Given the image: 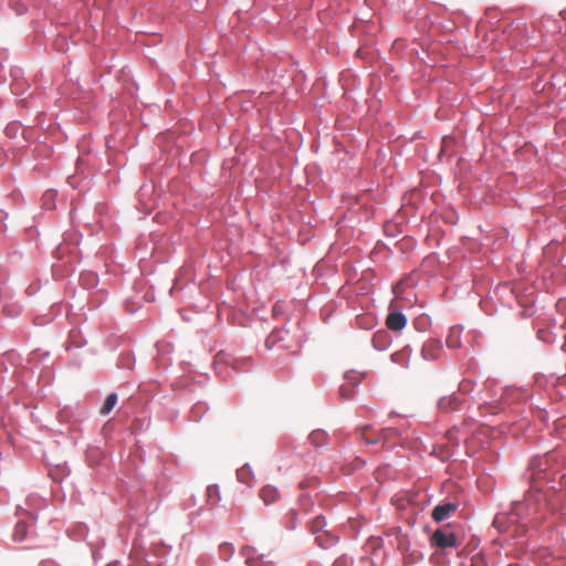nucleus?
<instances>
[{"label": "nucleus", "instance_id": "423d86ee", "mask_svg": "<svg viewBox=\"0 0 566 566\" xmlns=\"http://www.w3.org/2000/svg\"><path fill=\"white\" fill-rule=\"evenodd\" d=\"M260 497L264 504L269 505L279 500L280 493L276 488L272 485H265L260 490Z\"/></svg>", "mask_w": 566, "mask_h": 566}, {"label": "nucleus", "instance_id": "4468645a", "mask_svg": "<svg viewBox=\"0 0 566 566\" xmlns=\"http://www.w3.org/2000/svg\"><path fill=\"white\" fill-rule=\"evenodd\" d=\"M406 286H407L406 281L401 280L398 283H396V285L392 287V292H394L396 298H401L403 296V294L406 293Z\"/></svg>", "mask_w": 566, "mask_h": 566}, {"label": "nucleus", "instance_id": "0eeeda50", "mask_svg": "<svg viewBox=\"0 0 566 566\" xmlns=\"http://www.w3.org/2000/svg\"><path fill=\"white\" fill-rule=\"evenodd\" d=\"M241 554L245 558V564L248 566H258L263 558V555L256 554L255 548L251 546H244Z\"/></svg>", "mask_w": 566, "mask_h": 566}, {"label": "nucleus", "instance_id": "a211bd4d", "mask_svg": "<svg viewBox=\"0 0 566 566\" xmlns=\"http://www.w3.org/2000/svg\"><path fill=\"white\" fill-rule=\"evenodd\" d=\"M54 197H55V192H54V191H52V190H51V191H46V192H45V195H44V198H45L46 200H51V199H53Z\"/></svg>", "mask_w": 566, "mask_h": 566}, {"label": "nucleus", "instance_id": "2eb2a0df", "mask_svg": "<svg viewBox=\"0 0 566 566\" xmlns=\"http://www.w3.org/2000/svg\"><path fill=\"white\" fill-rule=\"evenodd\" d=\"M531 470H532L531 479L532 480L538 479V474L544 470L542 468V462L538 461V463H537L536 461H533L531 463Z\"/></svg>", "mask_w": 566, "mask_h": 566}, {"label": "nucleus", "instance_id": "39448f33", "mask_svg": "<svg viewBox=\"0 0 566 566\" xmlns=\"http://www.w3.org/2000/svg\"><path fill=\"white\" fill-rule=\"evenodd\" d=\"M407 325L406 316L400 312H390L386 318V326L394 332H400Z\"/></svg>", "mask_w": 566, "mask_h": 566}, {"label": "nucleus", "instance_id": "6ab92c4d", "mask_svg": "<svg viewBox=\"0 0 566 566\" xmlns=\"http://www.w3.org/2000/svg\"><path fill=\"white\" fill-rule=\"evenodd\" d=\"M345 391H346L345 386H342L340 389H339L340 395L345 396Z\"/></svg>", "mask_w": 566, "mask_h": 566}, {"label": "nucleus", "instance_id": "dca6fc26", "mask_svg": "<svg viewBox=\"0 0 566 566\" xmlns=\"http://www.w3.org/2000/svg\"><path fill=\"white\" fill-rule=\"evenodd\" d=\"M324 437H325L324 432H322V431H314V432L311 433L310 440L313 443L318 444V443H321L324 440Z\"/></svg>", "mask_w": 566, "mask_h": 566}, {"label": "nucleus", "instance_id": "9b49d317", "mask_svg": "<svg viewBox=\"0 0 566 566\" xmlns=\"http://www.w3.org/2000/svg\"><path fill=\"white\" fill-rule=\"evenodd\" d=\"M27 524L24 522H18L13 532V538L15 541H23L27 536Z\"/></svg>", "mask_w": 566, "mask_h": 566}, {"label": "nucleus", "instance_id": "1a4fd4ad", "mask_svg": "<svg viewBox=\"0 0 566 566\" xmlns=\"http://www.w3.org/2000/svg\"><path fill=\"white\" fill-rule=\"evenodd\" d=\"M116 403H117V395L115 392L109 394L106 397L103 406L101 407L99 413L103 416L108 415L113 410V408L116 406Z\"/></svg>", "mask_w": 566, "mask_h": 566}, {"label": "nucleus", "instance_id": "f8f14e48", "mask_svg": "<svg viewBox=\"0 0 566 566\" xmlns=\"http://www.w3.org/2000/svg\"><path fill=\"white\" fill-rule=\"evenodd\" d=\"M326 525V522H325V518L322 517V516H317L315 517L312 522H311V531L312 533H318V532H322L323 528L325 527Z\"/></svg>", "mask_w": 566, "mask_h": 566}, {"label": "nucleus", "instance_id": "f257e3e1", "mask_svg": "<svg viewBox=\"0 0 566 566\" xmlns=\"http://www.w3.org/2000/svg\"><path fill=\"white\" fill-rule=\"evenodd\" d=\"M394 436H396V430L390 428L381 432H376L370 426H364L360 429V438L366 444H376L382 441L385 446Z\"/></svg>", "mask_w": 566, "mask_h": 566}, {"label": "nucleus", "instance_id": "f3484780", "mask_svg": "<svg viewBox=\"0 0 566 566\" xmlns=\"http://www.w3.org/2000/svg\"><path fill=\"white\" fill-rule=\"evenodd\" d=\"M350 565H352V560L346 556L338 557L333 564V566H350Z\"/></svg>", "mask_w": 566, "mask_h": 566}, {"label": "nucleus", "instance_id": "aec40b11", "mask_svg": "<svg viewBox=\"0 0 566 566\" xmlns=\"http://www.w3.org/2000/svg\"><path fill=\"white\" fill-rule=\"evenodd\" d=\"M321 539H322V536H316V542L318 543L319 546H323V544L321 543Z\"/></svg>", "mask_w": 566, "mask_h": 566}, {"label": "nucleus", "instance_id": "9d476101", "mask_svg": "<svg viewBox=\"0 0 566 566\" xmlns=\"http://www.w3.org/2000/svg\"><path fill=\"white\" fill-rule=\"evenodd\" d=\"M238 480L244 484L250 485L252 481V471L249 465H243L237 471Z\"/></svg>", "mask_w": 566, "mask_h": 566}, {"label": "nucleus", "instance_id": "20e7f679", "mask_svg": "<svg viewBox=\"0 0 566 566\" xmlns=\"http://www.w3.org/2000/svg\"><path fill=\"white\" fill-rule=\"evenodd\" d=\"M457 509L458 505L455 503L439 504L433 509L431 516L436 522H441L454 513Z\"/></svg>", "mask_w": 566, "mask_h": 566}, {"label": "nucleus", "instance_id": "6e6552de", "mask_svg": "<svg viewBox=\"0 0 566 566\" xmlns=\"http://www.w3.org/2000/svg\"><path fill=\"white\" fill-rule=\"evenodd\" d=\"M461 326H452L449 329V334L446 339V344L449 348H458L461 346Z\"/></svg>", "mask_w": 566, "mask_h": 566}, {"label": "nucleus", "instance_id": "7ed1b4c3", "mask_svg": "<svg viewBox=\"0 0 566 566\" xmlns=\"http://www.w3.org/2000/svg\"><path fill=\"white\" fill-rule=\"evenodd\" d=\"M442 352V345L437 339H428L421 349V355L427 360L437 359Z\"/></svg>", "mask_w": 566, "mask_h": 566}, {"label": "nucleus", "instance_id": "f03ea898", "mask_svg": "<svg viewBox=\"0 0 566 566\" xmlns=\"http://www.w3.org/2000/svg\"><path fill=\"white\" fill-rule=\"evenodd\" d=\"M431 542L434 546L446 549L459 546L458 536L448 528H439L434 531L431 536Z\"/></svg>", "mask_w": 566, "mask_h": 566}, {"label": "nucleus", "instance_id": "ddd939ff", "mask_svg": "<svg viewBox=\"0 0 566 566\" xmlns=\"http://www.w3.org/2000/svg\"><path fill=\"white\" fill-rule=\"evenodd\" d=\"M207 496L208 501L213 504L217 503L220 500L219 488L217 485H209L207 488Z\"/></svg>", "mask_w": 566, "mask_h": 566}]
</instances>
